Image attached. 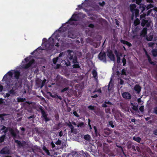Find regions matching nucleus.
Returning <instances> with one entry per match:
<instances>
[{"label":"nucleus","instance_id":"obj_1","mask_svg":"<svg viewBox=\"0 0 157 157\" xmlns=\"http://www.w3.org/2000/svg\"><path fill=\"white\" fill-rule=\"evenodd\" d=\"M32 57L30 55L26 57L23 60L20 66L16 69H29V68H36L37 66V63Z\"/></svg>","mask_w":157,"mask_h":157},{"label":"nucleus","instance_id":"obj_2","mask_svg":"<svg viewBox=\"0 0 157 157\" xmlns=\"http://www.w3.org/2000/svg\"><path fill=\"white\" fill-rule=\"evenodd\" d=\"M67 52L68 53L67 59H68L72 61L73 63H74L73 65V68H79L80 66L77 61V57L75 55L74 52L70 50H68Z\"/></svg>","mask_w":157,"mask_h":157},{"label":"nucleus","instance_id":"obj_3","mask_svg":"<svg viewBox=\"0 0 157 157\" xmlns=\"http://www.w3.org/2000/svg\"><path fill=\"white\" fill-rule=\"evenodd\" d=\"M151 21L149 17H147L145 19H143L141 21V25L143 27L146 26V27H149L151 25Z\"/></svg>","mask_w":157,"mask_h":157},{"label":"nucleus","instance_id":"obj_4","mask_svg":"<svg viewBox=\"0 0 157 157\" xmlns=\"http://www.w3.org/2000/svg\"><path fill=\"white\" fill-rule=\"evenodd\" d=\"M78 16L76 14H73L71 17L69 19L67 22L71 25H75L74 21H76L78 20Z\"/></svg>","mask_w":157,"mask_h":157},{"label":"nucleus","instance_id":"obj_5","mask_svg":"<svg viewBox=\"0 0 157 157\" xmlns=\"http://www.w3.org/2000/svg\"><path fill=\"white\" fill-rule=\"evenodd\" d=\"M107 56L112 61H114L115 60L114 55L113 54L112 51L110 49H108L106 51Z\"/></svg>","mask_w":157,"mask_h":157},{"label":"nucleus","instance_id":"obj_6","mask_svg":"<svg viewBox=\"0 0 157 157\" xmlns=\"http://www.w3.org/2000/svg\"><path fill=\"white\" fill-rule=\"evenodd\" d=\"M98 58L100 60L103 62L105 63L106 62L105 52H100L98 55Z\"/></svg>","mask_w":157,"mask_h":157},{"label":"nucleus","instance_id":"obj_7","mask_svg":"<svg viewBox=\"0 0 157 157\" xmlns=\"http://www.w3.org/2000/svg\"><path fill=\"white\" fill-rule=\"evenodd\" d=\"M147 28H144L140 32V36L141 37H144L147 36Z\"/></svg>","mask_w":157,"mask_h":157},{"label":"nucleus","instance_id":"obj_8","mask_svg":"<svg viewBox=\"0 0 157 157\" xmlns=\"http://www.w3.org/2000/svg\"><path fill=\"white\" fill-rule=\"evenodd\" d=\"M122 96L125 99H129L131 98L130 94L128 92H124L122 94Z\"/></svg>","mask_w":157,"mask_h":157},{"label":"nucleus","instance_id":"obj_9","mask_svg":"<svg viewBox=\"0 0 157 157\" xmlns=\"http://www.w3.org/2000/svg\"><path fill=\"white\" fill-rule=\"evenodd\" d=\"M114 53L115 54L117 58V63H119L120 61V56L119 52H118L117 50H115L114 51Z\"/></svg>","mask_w":157,"mask_h":157},{"label":"nucleus","instance_id":"obj_10","mask_svg":"<svg viewBox=\"0 0 157 157\" xmlns=\"http://www.w3.org/2000/svg\"><path fill=\"white\" fill-rule=\"evenodd\" d=\"M0 153L2 154H9L10 153V152L8 148L6 147L1 151Z\"/></svg>","mask_w":157,"mask_h":157},{"label":"nucleus","instance_id":"obj_11","mask_svg":"<svg viewBox=\"0 0 157 157\" xmlns=\"http://www.w3.org/2000/svg\"><path fill=\"white\" fill-rule=\"evenodd\" d=\"M145 52L147 57L148 59L149 62L152 64H154V62L152 61L151 59L150 56L148 54L146 50H145Z\"/></svg>","mask_w":157,"mask_h":157},{"label":"nucleus","instance_id":"obj_12","mask_svg":"<svg viewBox=\"0 0 157 157\" xmlns=\"http://www.w3.org/2000/svg\"><path fill=\"white\" fill-rule=\"evenodd\" d=\"M120 41L122 44H126L129 47H130L132 46L131 44L127 41L121 39V40Z\"/></svg>","mask_w":157,"mask_h":157},{"label":"nucleus","instance_id":"obj_13","mask_svg":"<svg viewBox=\"0 0 157 157\" xmlns=\"http://www.w3.org/2000/svg\"><path fill=\"white\" fill-rule=\"evenodd\" d=\"M151 53L154 57H157V49H153L151 50Z\"/></svg>","mask_w":157,"mask_h":157},{"label":"nucleus","instance_id":"obj_14","mask_svg":"<svg viewBox=\"0 0 157 157\" xmlns=\"http://www.w3.org/2000/svg\"><path fill=\"white\" fill-rule=\"evenodd\" d=\"M130 10L132 12H134L136 7V5L135 4H131L130 6Z\"/></svg>","mask_w":157,"mask_h":157},{"label":"nucleus","instance_id":"obj_15","mask_svg":"<svg viewBox=\"0 0 157 157\" xmlns=\"http://www.w3.org/2000/svg\"><path fill=\"white\" fill-rule=\"evenodd\" d=\"M9 131L11 134L14 136H15L16 135L15 133L14 132L13 130L11 128H8L6 129V131Z\"/></svg>","mask_w":157,"mask_h":157},{"label":"nucleus","instance_id":"obj_16","mask_svg":"<svg viewBox=\"0 0 157 157\" xmlns=\"http://www.w3.org/2000/svg\"><path fill=\"white\" fill-rule=\"evenodd\" d=\"M141 87L138 85H136L134 87V90L137 92L138 93H139L141 90Z\"/></svg>","mask_w":157,"mask_h":157},{"label":"nucleus","instance_id":"obj_17","mask_svg":"<svg viewBox=\"0 0 157 157\" xmlns=\"http://www.w3.org/2000/svg\"><path fill=\"white\" fill-rule=\"evenodd\" d=\"M146 7V6L144 4H140V9L141 10V12L143 13L145 10Z\"/></svg>","mask_w":157,"mask_h":157},{"label":"nucleus","instance_id":"obj_18","mask_svg":"<svg viewBox=\"0 0 157 157\" xmlns=\"http://www.w3.org/2000/svg\"><path fill=\"white\" fill-rule=\"evenodd\" d=\"M42 116H43V117H44V119H45V121H48L49 120L48 119V118L47 117V115L45 113L44 111H42Z\"/></svg>","mask_w":157,"mask_h":157},{"label":"nucleus","instance_id":"obj_19","mask_svg":"<svg viewBox=\"0 0 157 157\" xmlns=\"http://www.w3.org/2000/svg\"><path fill=\"white\" fill-rule=\"evenodd\" d=\"M64 62L65 63V64L66 65V66H70L71 63L68 59L64 60Z\"/></svg>","mask_w":157,"mask_h":157},{"label":"nucleus","instance_id":"obj_20","mask_svg":"<svg viewBox=\"0 0 157 157\" xmlns=\"http://www.w3.org/2000/svg\"><path fill=\"white\" fill-rule=\"evenodd\" d=\"M20 75L19 72L18 71H15L14 73V75L16 79L18 78Z\"/></svg>","mask_w":157,"mask_h":157},{"label":"nucleus","instance_id":"obj_21","mask_svg":"<svg viewBox=\"0 0 157 157\" xmlns=\"http://www.w3.org/2000/svg\"><path fill=\"white\" fill-rule=\"evenodd\" d=\"M135 12V15L136 17H137L139 16V10L137 9H136L134 11Z\"/></svg>","mask_w":157,"mask_h":157},{"label":"nucleus","instance_id":"obj_22","mask_svg":"<svg viewBox=\"0 0 157 157\" xmlns=\"http://www.w3.org/2000/svg\"><path fill=\"white\" fill-rule=\"evenodd\" d=\"M133 139L138 142L139 143L141 140V138L139 137H133Z\"/></svg>","mask_w":157,"mask_h":157},{"label":"nucleus","instance_id":"obj_23","mask_svg":"<svg viewBox=\"0 0 157 157\" xmlns=\"http://www.w3.org/2000/svg\"><path fill=\"white\" fill-rule=\"evenodd\" d=\"M153 37L152 35H150L148 37L147 36L146 39L147 41H151L152 40Z\"/></svg>","mask_w":157,"mask_h":157},{"label":"nucleus","instance_id":"obj_24","mask_svg":"<svg viewBox=\"0 0 157 157\" xmlns=\"http://www.w3.org/2000/svg\"><path fill=\"white\" fill-rule=\"evenodd\" d=\"M146 14L144 13L140 15V19L141 21H142V20L143 19H145L147 18L146 17Z\"/></svg>","mask_w":157,"mask_h":157},{"label":"nucleus","instance_id":"obj_25","mask_svg":"<svg viewBox=\"0 0 157 157\" xmlns=\"http://www.w3.org/2000/svg\"><path fill=\"white\" fill-rule=\"evenodd\" d=\"M140 23V21L139 19L136 18L134 21V24L135 25H137Z\"/></svg>","mask_w":157,"mask_h":157},{"label":"nucleus","instance_id":"obj_26","mask_svg":"<svg viewBox=\"0 0 157 157\" xmlns=\"http://www.w3.org/2000/svg\"><path fill=\"white\" fill-rule=\"evenodd\" d=\"M90 137L89 135H86L84 136V138L85 140H90Z\"/></svg>","mask_w":157,"mask_h":157},{"label":"nucleus","instance_id":"obj_27","mask_svg":"<svg viewBox=\"0 0 157 157\" xmlns=\"http://www.w3.org/2000/svg\"><path fill=\"white\" fill-rule=\"evenodd\" d=\"M92 74L93 75V76L94 78H96L97 75V72L95 70H94L92 71Z\"/></svg>","mask_w":157,"mask_h":157},{"label":"nucleus","instance_id":"obj_28","mask_svg":"<svg viewBox=\"0 0 157 157\" xmlns=\"http://www.w3.org/2000/svg\"><path fill=\"white\" fill-rule=\"evenodd\" d=\"M59 59V57H56L53 59V62L54 64H56Z\"/></svg>","mask_w":157,"mask_h":157},{"label":"nucleus","instance_id":"obj_29","mask_svg":"<svg viewBox=\"0 0 157 157\" xmlns=\"http://www.w3.org/2000/svg\"><path fill=\"white\" fill-rule=\"evenodd\" d=\"M15 142L18 145L19 147H21L23 146V143L18 140H15Z\"/></svg>","mask_w":157,"mask_h":157},{"label":"nucleus","instance_id":"obj_30","mask_svg":"<svg viewBox=\"0 0 157 157\" xmlns=\"http://www.w3.org/2000/svg\"><path fill=\"white\" fill-rule=\"evenodd\" d=\"M153 7V5L151 4H150L148 5L146 7L147 10H148L149 9H151Z\"/></svg>","mask_w":157,"mask_h":157},{"label":"nucleus","instance_id":"obj_31","mask_svg":"<svg viewBox=\"0 0 157 157\" xmlns=\"http://www.w3.org/2000/svg\"><path fill=\"white\" fill-rule=\"evenodd\" d=\"M122 62L123 63V66H124L126 64V61L125 58L124 57L123 58Z\"/></svg>","mask_w":157,"mask_h":157},{"label":"nucleus","instance_id":"obj_32","mask_svg":"<svg viewBox=\"0 0 157 157\" xmlns=\"http://www.w3.org/2000/svg\"><path fill=\"white\" fill-rule=\"evenodd\" d=\"M84 124V123L83 122H81V123H80L78 124L77 125V127H82L83 126Z\"/></svg>","mask_w":157,"mask_h":157},{"label":"nucleus","instance_id":"obj_33","mask_svg":"<svg viewBox=\"0 0 157 157\" xmlns=\"http://www.w3.org/2000/svg\"><path fill=\"white\" fill-rule=\"evenodd\" d=\"M98 4L100 6L103 7L105 5V3L104 1H103L102 2H99L98 3Z\"/></svg>","mask_w":157,"mask_h":157},{"label":"nucleus","instance_id":"obj_34","mask_svg":"<svg viewBox=\"0 0 157 157\" xmlns=\"http://www.w3.org/2000/svg\"><path fill=\"white\" fill-rule=\"evenodd\" d=\"M5 136L3 135L0 137V143L2 142L4 139Z\"/></svg>","mask_w":157,"mask_h":157},{"label":"nucleus","instance_id":"obj_35","mask_svg":"<svg viewBox=\"0 0 157 157\" xmlns=\"http://www.w3.org/2000/svg\"><path fill=\"white\" fill-rule=\"evenodd\" d=\"M61 143V141L59 140H58L56 143L55 144L57 145H60Z\"/></svg>","mask_w":157,"mask_h":157},{"label":"nucleus","instance_id":"obj_36","mask_svg":"<svg viewBox=\"0 0 157 157\" xmlns=\"http://www.w3.org/2000/svg\"><path fill=\"white\" fill-rule=\"evenodd\" d=\"M154 44V43L153 42H150L148 43V45L149 47H152Z\"/></svg>","mask_w":157,"mask_h":157},{"label":"nucleus","instance_id":"obj_37","mask_svg":"<svg viewBox=\"0 0 157 157\" xmlns=\"http://www.w3.org/2000/svg\"><path fill=\"white\" fill-rule=\"evenodd\" d=\"M144 106H141L140 108L139 109L142 112H143L144 111Z\"/></svg>","mask_w":157,"mask_h":157},{"label":"nucleus","instance_id":"obj_38","mask_svg":"<svg viewBox=\"0 0 157 157\" xmlns=\"http://www.w3.org/2000/svg\"><path fill=\"white\" fill-rule=\"evenodd\" d=\"M88 27L90 28H93L94 27V24H90L89 25Z\"/></svg>","mask_w":157,"mask_h":157},{"label":"nucleus","instance_id":"obj_39","mask_svg":"<svg viewBox=\"0 0 157 157\" xmlns=\"http://www.w3.org/2000/svg\"><path fill=\"white\" fill-rule=\"evenodd\" d=\"M141 0H136V4L139 5L141 3Z\"/></svg>","mask_w":157,"mask_h":157},{"label":"nucleus","instance_id":"obj_40","mask_svg":"<svg viewBox=\"0 0 157 157\" xmlns=\"http://www.w3.org/2000/svg\"><path fill=\"white\" fill-rule=\"evenodd\" d=\"M154 113L157 114V107H155L154 108Z\"/></svg>","mask_w":157,"mask_h":157},{"label":"nucleus","instance_id":"obj_41","mask_svg":"<svg viewBox=\"0 0 157 157\" xmlns=\"http://www.w3.org/2000/svg\"><path fill=\"white\" fill-rule=\"evenodd\" d=\"M132 109L135 111H137L138 109V107L137 106H133Z\"/></svg>","mask_w":157,"mask_h":157},{"label":"nucleus","instance_id":"obj_42","mask_svg":"<svg viewBox=\"0 0 157 157\" xmlns=\"http://www.w3.org/2000/svg\"><path fill=\"white\" fill-rule=\"evenodd\" d=\"M110 85H111V83H110V82H109V86H108V90L109 91H110V90H111L112 89V87H110Z\"/></svg>","mask_w":157,"mask_h":157},{"label":"nucleus","instance_id":"obj_43","mask_svg":"<svg viewBox=\"0 0 157 157\" xmlns=\"http://www.w3.org/2000/svg\"><path fill=\"white\" fill-rule=\"evenodd\" d=\"M88 108L90 110H94V106H92L91 105L89 106L88 107Z\"/></svg>","mask_w":157,"mask_h":157},{"label":"nucleus","instance_id":"obj_44","mask_svg":"<svg viewBox=\"0 0 157 157\" xmlns=\"http://www.w3.org/2000/svg\"><path fill=\"white\" fill-rule=\"evenodd\" d=\"M109 125L111 126L112 128H113L114 127V125L113 124V122L112 121H110L109 122Z\"/></svg>","mask_w":157,"mask_h":157},{"label":"nucleus","instance_id":"obj_45","mask_svg":"<svg viewBox=\"0 0 157 157\" xmlns=\"http://www.w3.org/2000/svg\"><path fill=\"white\" fill-rule=\"evenodd\" d=\"M68 89V87H66V88H64L63 89L61 90V92H65V91H66V90H67Z\"/></svg>","mask_w":157,"mask_h":157},{"label":"nucleus","instance_id":"obj_46","mask_svg":"<svg viewBox=\"0 0 157 157\" xmlns=\"http://www.w3.org/2000/svg\"><path fill=\"white\" fill-rule=\"evenodd\" d=\"M73 114L76 117H79L78 115V113L76 111H74L73 112Z\"/></svg>","mask_w":157,"mask_h":157},{"label":"nucleus","instance_id":"obj_47","mask_svg":"<svg viewBox=\"0 0 157 157\" xmlns=\"http://www.w3.org/2000/svg\"><path fill=\"white\" fill-rule=\"evenodd\" d=\"M125 69H122L121 73L122 75H126L125 73Z\"/></svg>","mask_w":157,"mask_h":157},{"label":"nucleus","instance_id":"obj_48","mask_svg":"<svg viewBox=\"0 0 157 157\" xmlns=\"http://www.w3.org/2000/svg\"><path fill=\"white\" fill-rule=\"evenodd\" d=\"M67 125L70 128L73 127L72 125L71 124V123L70 122L67 124Z\"/></svg>","mask_w":157,"mask_h":157},{"label":"nucleus","instance_id":"obj_49","mask_svg":"<svg viewBox=\"0 0 157 157\" xmlns=\"http://www.w3.org/2000/svg\"><path fill=\"white\" fill-rule=\"evenodd\" d=\"M51 145L52 146V147L53 148L54 147H55V145L53 143V142H52L51 143Z\"/></svg>","mask_w":157,"mask_h":157},{"label":"nucleus","instance_id":"obj_50","mask_svg":"<svg viewBox=\"0 0 157 157\" xmlns=\"http://www.w3.org/2000/svg\"><path fill=\"white\" fill-rule=\"evenodd\" d=\"M63 133L62 132L60 131V132H59V136H63Z\"/></svg>","mask_w":157,"mask_h":157},{"label":"nucleus","instance_id":"obj_51","mask_svg":"<svg viewBox=\"0 0 157 157\" xmlns=\"http://www.w3.org/2000/svg\"><path fill=\"white\" fill-rule=\"evenodd\" d=\"M71 129V132L72 133L74 132V127H73L70 128Z\"/></svg>","mask_w":157,"mask_h":157},{"label":"nucleus","instance_id":"obj_52","mask_svg":"<svg viewBox=\"0 0 157 157\" xmlns=\"http://www.w3.org/2000/svg\"><path fill=\"white\" fill-rule=\"evenodd\" d=\"M3 89V87L1 85H0V92L2 91Z\"/></svg>","mask_w":157,"mask_h":157},{"label":"nucleus","instance_id":"obj_53","mask_svg":"<svg viewBox=\"0 0 157 157\" xmlns=\"http://www.w3.org/2000/svg\"><path fill=\"white\" fill-rule=\"evenodd\" d=\"M10 93L11 94H13L14 93V91L13 90H11L10 91Z\"/></svg>","mask_w":157,"mask_h":157},{"label":"nucleus","instance_id":"obj_54","mask_svg":"<svg viewBox=\"0 0 157 157\" xmlns=\"http://www.w3.org/2000/svg\"><path fill=\"white\" fill-rule=\"evenodd\" d=\"M63 55V52L60 53L59 54V56H58V57H59H59H61Z\"/></svg>","mask_w":157,"mask_h":157},{"label":"nucleus","instance_id":"obj_55","mask_svg":"<svg viewBox=\"0 0 157 157\" xmlns=\"http://www.w3.org/2000/svg\"><path fill=\"white\" fill-rule=\"evenodd\" d=\"M154 133L156 135H157V130H155L154 131Z\"/></svg>","mask_w":157,"mask_h":157},{"label":"nucleus","instance_id":"obj_56","mask_svg":"<svg viewBox=\"0 0 157 157\" xmlns=\"http://www.w3.org/2000/svg\"><path fill=\"white\" fill-rule=\"evenodd\" d=\"M102 106L103 107H107V105L106 104H103L102 105Z\"/></svg>","mask_w":157,"mask_h":157},{"label":"nucleus","instance_id":"obj_57","mask_svg":"<svg viewBox=\"0 0 157 157\" xmlns=\"http://www.w3.org/2000/svg\"><path fill=\"white\" fill-rule=\"evenodd\" d=\"M45 152L48 155H50V154L49 151L48 150L47 151H45Z\"/></svg>","mask_w":157,"mask_h":157},{"label":"nucleus","instance_id":"obj_58","mask_svg":"<svg viewBox=\"0 0 157 157\" xmlns=\"http://www.w3.org/2000/svg\"><path fill=\"white\" fill-rule=\"evenodd\" d=\"M137 101L139 103H140L142 101L140 99V98H139L137 100Z\"/></svg>","mask_w":157,"mask_h":157},{"label":"nucleus","instance_id":"obj_59","mask_svg":"<svg viewBox=\"0 0 157 157\" xmlns=\"http://www.w3.org/2000/svg\"><path fill=\"white\" fill-rule=\"evenodd\" d=\"M120 83L121 85L123 84L124 83V81L121 79H120Z\"/></svg>","mask_w":157,"mask_h":157},{"label":"nucleus","instance_id":"obj_60","mask_svg":"<svg viewBox=\"0 0 157 157\" xmlns=\"http://www.w3.org/2000/svg\"><path fill=\"white\" fill-rule=\"evenodd\" d=\"M98 97V95L97 94H95L94 96H91L92 98H96Z\"/></svg>","mask_w":157,"mask_h":157},{"label":"nucleus","instance_id":"obj_61","mask_svg":"<svg viewBox=\"0 0 157 157\" xmlns=\"http://www.w3.org/2000/svg\"><path fill=\"white\" fill-rule=\"evenodd\" d=\"M94 129L95 132V133H96L97 131V129L96 127L95 126H94Z\"/></svg>","mask_w":157,"mask_h":157},{"label":"nucleus","instance_id":"obj_62","mask_svg":"<svg viewBox=\"0 0 157 157\" xmlns=\"http://www.w3.org/2000/svg\"><path fill=\"white\" fill-rule=\"evenodd\" d=\"M56 97L58 98L59 99H62V98H61V97L60 96H58L57 95H56Z\"/></svg>","mask_w":157,"mask_h":157},{"label":"nucleus","instance_id":"obj_63","mask_svg":"<svg viewBox=\"0 0 157 157\" xmlns=\"http://www.w3.org/2000/svg\"><path fill=\"white\" fill-rule=\"evenodd\" d=\"M10 96V94H6L5 95V97H8Z\"/></svg>","mask_w":157,"mask_h":157},{"label":"nucleus","instance_id":"obj_64","mask_svg":"<svg viewBox=\"0 0 157 157\" xmlns=\"http://www.w3.org/2000/svg\"><path fill=\"white\" fill-rule=\"evenodd\" d=\"M78 7H79V8H80V9H82V6L81 5H78Z\"/></svg>","mask_w":157,"mask_h":157}]
</instances>
